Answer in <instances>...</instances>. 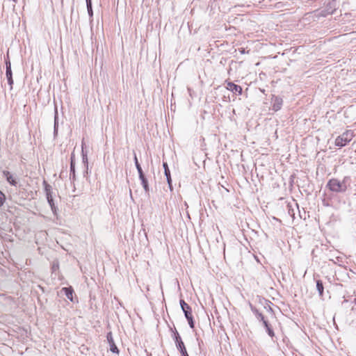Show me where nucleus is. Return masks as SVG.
Here are the masks:
<instances>
[{
	"label": "nucleus",
	"instance_id": "nucleus-1",
	"mask_svg": "<svg viewBox=\"0 0 356 356\" xmlns=\"http://www.w3.org/2000/svg\"><path fill=\"white\" fill-rule=\"evenodd\" d=\"M354 138V134L352 130L348 129L341 135L337 136L334 140L335 146L342 147L349 143Z\"/></svg>",
	"mask_w": 356,
	"mask_h": 356
},
{
	"label": "nucleus",
	"instance_id": "nucleus-2",
	"mask_svg": "<svg viewBox=\"0 0 356 356\" xmlns=\"http://www.w3.org/2000/svg\"><path fill=\"white\" fill-rule=\"evenodd\" d=\"M180 305L190 327L191 328H194V321L191 307L184 300H180Z\"/></svg>",
	"mask_w": 356,
	"mask_h": 356
},
{
	"label": "nucleus",
	"instance_id": "nucleus-3",
	"mask_svg": "<svg viewBox=\"0 0 356 356\" xmlns=\"http://www.w3.org/2000/svg\"><path fill=\"white\" fill-rule=\"evenodd\" d=\"M328 188L333 192H342L346 190V186L337 179H331L327 183Z\"/></svg>",
	"mask_w": 356,
	"mask_h": 356
},
{
	"label": "nucleus",
	"instance_id": "nucleus-4",
	"mask_svg": "<svg viewBox=\"0 0 356 356\" xmlns=\"http://www.w3.org/2000/svg\"><path fill=\"white\" fill-rule=\"evenodd\" d=\"M257 318L263 322L264 325L265 326L266 331L268 335L270 337H275V332L273 330L271 324L269 323L268 320L265 318V316L262 314H259Z\"/></svg>",
	"mask_w": 356,
	"mask_h": 356
},
{
	"label": "nucleus",
	"instance_id": "nucleus-5",
	"mask_svg": "<svg viewBox=\"0 0 356 356\" xmlns=\"http://www.w3.org/2000/svg\"><path fill=\"white\" fill-rule=\"evenodd\" d=\"M283 100L277 96H273L272 97V109L277 112L282 108Z\"/></svg>",
	"mask_w": 356,
	"mask_h": 356
},
{
	"label": "nucleus",
	"instance_id": "nucleus-6",
	"mask_svg": "<svg viewBox=\"0 0 356 356\" xmlns=\"http://www.w3.org/2000/svg\"><path fill=\"white\" fill-rule=\"evenodd\" d=\"M335 10V6L334 3H329L325 10H321L317 15L320 17H326L329 15L334 13Z\"/></svg>",
	"mask_w": 356,
	"mask_h": 356
},
{
	"label": "nucleus",
	"instance_id": "nucleus-7",
	"mask_svg": "<svg viewBox=\"0 0 356 356\" xmlns=\"http://www.w3.org/2000/svg\"><path fill=\"white\" fill-rule=\"evenodd\" d=\"M226 88L234 92V93H236V94H238V95H241L242 94V88L238 86V85H236L232 82H228L227 83V86H226Z\"/></svg>",
	"mask_w": 356,
	"mask_h": 356
},
{
	"label": "nucleus",
	"instance_id": "nucleus-8",
	"mask_svg": "<svg viewBox=\"0 0 356 356\" xmlns=\"http://www.w3.org/2000/svg\"><path fill=\"white\" fill-rule=\"evenodd\" d=\"M3 174L6 178V180L8 181V183H10L13 186H16L17 181L10 172L5 170L3 172Z\"/></svg>",
	"mask_w": 356,
	"mask_h": 356
},
{
	"label": "nucleus",
	"instance_id": "nucleus-9",
	"mask_svg": "<svg viewBox=\"0 0 356 356\" xmlns=\"http://www.w3.org/2000/svg\"><path fill=\"white\" fill-rule=\"evenodd\" d=\"M6 76L8 78V83L11 86L13 83V80L12 78V71L10 63L6 64Z\"/></svg>",
	"mask_w": 356,
	"mask_h": 356
},
{
	"label": "nucleus",
	"instance_id": "nucleus-10",
	"mask_svg": "<svg viewBox=\"0 0 356 356\" xmlns=\"http://www.w3.org/2000/svg\"><path fill=\"white\" fill-rule=\"evenodd\" d=\"M63 291L65 292L66 297L69 300L72 301L73 300V293H74L72 288V287H64V288H63Z\"/></svg>",
	"mask_w": 356,
	"mask_h": 356
},
{
	"label": "nucleus",
	"instance_id": "nucleus-11",
	"mask_svg": "<svg viewBox=\"0 0 356 356\" xmlns=\"http://www.w3.org/2000/svg\"><path fill=\"white\" fill-rule=\"evenodd\" d=\"M316 288L319 293V295L321 296H322L323 295V291H324V287H323L322 281H321V280L316 281Z\"/></svg>",
	"mask_w": 356,
	"mask_h": 356
},
{
	"label": "nucleus",
	"instance_id": "nucleus-12",
	"mask_svg": "<svg viewBox=\"0 0 356 356\" xmlns=\"http://www.w3.org/2000/svg\"><path fill=\"white\" fill-rule=\"evenodd\" d=\"M134 161H135L136 167L138 174H139V177H143V172L141 166L138 163V158L136 155L134 156Z\"/></svg>",
	"mask_w": 356,
	"mask_h": 356
},
{
	"label": "nucleus",
	"instance_id": "nucleus-13",
	"mask_svg": "<svg viewBox=\"0 0 356 356\" xmlns=\"http://www.w3.org/2000/svg\"><path fill=\"white\" fill-rule=\"evenodd\" d=\"M110 350L111 352H113L114 353H117V354L119 353V350H118V347L116 346V345L115 344L113 339L111 340Z\"/></svg>",
	"mask_w": 356,
	"mask_h": 356
},
{
	"label": "nucleus",
	"instance_id": "nucleus-14",
	"mask_svg": "<svg viewBox=\"0 0 356 356\" xmlns=\"http://www.w3.org/2000/svg\"><path fill=\"white\" fill-rule=\"evenodd\" d=\"M139 177L142 181V184H143V186L145 190L146 191H148V184H147V180L146 179V178L144 176V174L143 175V177Z\"/></svg>",
	"mask_w": 356,
	"mask_h": 356
},
{
	"label": "nucleus",
	"instance_id": "nucleus-15",
	"mask_svg": "<svg viewBox=\"0 0 356 356\" xmlns=\"http://www.w3.org/2000/svg\"><path fill=\"white\" fill-rule=\"evenodd\" d=\"M177 349L180 351L181 353L185 352L186 350L185 345L183 341H180L179 344H177Z\"/></svg>",
	"mask_w": 356,
	"mask_h": 356
},
{
	"label": "nucleus",
	"instance_id": "nucleus-16",
	"mask_svg": "<svg viewBox=\"0 0 356 356\" xmlns=\"http://www.w3.org/2000/svg\"><path fill=\"white\" fill-rule=\"evenodd\" d=\"M6 201L5 194L0 191V207L3 206Z\"/></svg>",
	"mask_w": 356,
	"mask_h": 356
},
{
	"label": "nucleus",
	"instance_id": "nucleus-17",
	"mask_svg": "<svg viewBox=\"0 0 356 356\" xmlns=\"http://www.w3.org/2000/svg\"><path fill=\"white\" fill-rule=\"evenodd\" d=\"M163 168H164V171H165V176H169V174L170 173V170L168 168V164L167 163L164 162L163 163Z\"/></svg>",
	"mask_w": 356,
	"mask_h": 356
},
{
	"label": "nucleus",
	"instance_id": "nucleus-18",
	"mask_svg": "<svg viewBox=\"0 0 356 356\" xmlns=\"http://www.w3.org/2000/svg\"><path fill=\"white\" fill-rule=\"evenodd\" d=\"M87 3V8L88 10L89 13H92V2L91 0H86Z\"/></svg>",
	"mask_w": 356,
	"mask_h": 356
},
{
	"label": "nucleus",
	"instance_id": "nucleus-19",
	"mask_svg": "<svg viewBox=\"0 0 356 356\" xmlns=\"http://www.w3.org/2000/svg\"><path fill=\"white\" fill-rule=\"evenodd\" d=\"M180 341H182V340H181V337L179 336V334L177 333V334H176V336H175V342H176V345H177V344H179Z\"/></svg>",
	"mask_w": 356,
	"mask_h": 356
},
{
	"label": "nucleus",
	"instance_id": "nucleus-20",
	"mask_svg": "<svg viewBox=\"0 0 356 356\" xmlns=\"http://www.w3.org/2000/svg\"><path fill=\"white\" fill-rule=\"evenodd\" d=\"M107 339H108V341L109 343H111V340L113 339L112 336H111V333H109L108 334Z\"/></svg>",
	"mask_w": 356,
	"mask_h": 356
},
{
	"label": "nucleus",
	"instance_id": "nucleus-21",
	"mask_svg": "<svg viewBox=\"0 0 356 356\" xmlns=\"http://www.w3.org/2000/svg\"><path fill=\"white\" fill-rule=\"evenodd\" d=\"M166 177H167L168 184H170V182H171L170 173L169 174V176H166Z\"/></svg>",
	"mask_w": 356,
	"mask_h": 356
},
{
	"label": "nucleus",
	"instance_id": "nucleus-22",
	"mask_svg": "<svg viewBox=\"0 0 356 356\" xmlns=\"http://www.w3.org/2000/svg\"><path fill=\"white\" fill-rule=\"evenodd\" d=\"M181 355H182V356H188V353H187V351H186V350L185 352H183V353H181Z\"/></svg>",
	"mask_w": 356,
	"mask_h": 356
},
{
	"label": "nucleus",
	"instance_id": "nucleus-23",
	"mask_svg": "<svg viewBox=\"0 0 356 356\" xmlns=\"http://www.w3.org/2000/svg\"><path fill=\"white\" fill-rule=\"evenodd\" d=\"M354 302H355V305H356V298L355 299Z\"/></svg>",
	"mask_w": 356,
	"mask_h": 356
}]
</instances>
